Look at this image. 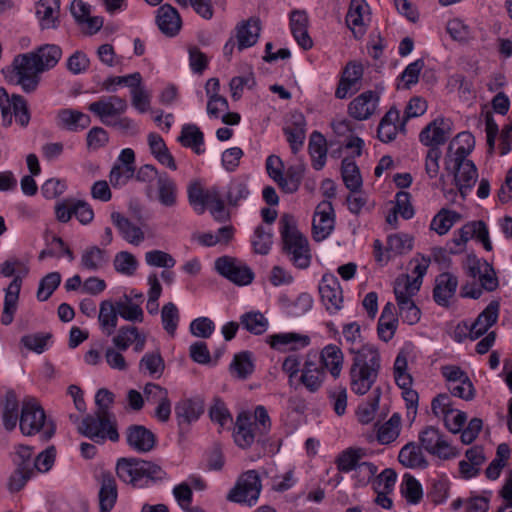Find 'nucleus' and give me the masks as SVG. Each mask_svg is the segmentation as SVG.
Wrapping results in <instances>:
<instances>
[{
  "mask_svg": "<svg viewBox=\"0 0 512 512\" xmlns=\"http://www.w3.org/2000/svg\"><path fill=\"white\" fill-rule=\"evenodd\" d=\"M365 456L366 452L362 448H347L336 458L337 469L343 473L355 471Z\"/></svg>",
  "mask_w": 512,
  "mask_h": 512,
  "instance_id": "nucleus-44",
  "label": "nucleus"
},
{
  "mask_svg": "<svg viewBox=\"0 0 512 512\" xmlns=\"http://www.w3.org/2000/svg\"><path fill=\"white\" fill-rule=\"evenodd\" d=\"M268 343L281 352L295 351L309 345L310 339L298 333H279L269 336Z\"/></svg>",
  "mask_w": 512,
  "mask_h": 512,
  "instance_id": "nucleus-25",
  "label": "nucleus"
},
{
  "mask_svg": "<svg viewBox=\"0 0 512 512\" xmlns=\"http://www.w3.org/2000/svg\"><path fill=\"white\" fill-rule=\"evenodd\" d=\"M458 286L457 277L445 272L436 277L433 297L438 305L447 307Z\"/></svg>",
  "mask_w": 512,
  "mask_h": 512,
  "instance_id": "nucleus-24",
  "label": "nucleus"
},
{
  "mask_svg": "<svg viewBox=\"0 0 512 512\" xmlns=\"http://www.w3.org/2000/svg\"><path fill=\"white\" fill-rule=\"evenodd\" d=\"M118 311L115 303L104 300L100 303L98 321L104 334L110 336L114 333L118 324Z\"/></svg>",
  "mask_w": 512,
  "mask_h": 512,
  "instance_id": "nucleus-43",
  "label": "nucleus"
},
{
  "mask_svg": "<svg viewBox=\"0 0 512 512\" xmlns=\"http://www.w3.org/2000/svg\"><path fill=\"white\" fill-rule=\"evenodd\" d=\"M146 401L156 405L154 416L160 422H167L171 415V400L165 387L156 383H147L143 390Z\"/></svg>",
  "mask_w": 512,
  "mask_h": 512,
  "instance_id": "nucleus-13",
  "label": "nucleus"
},
{
  "mask_svg": "<svg viewBox=\"0 0 512 512\" xmlns=\"http://www.w3.org/2000/svg\"><path fill=\"white\" fill-rule=\"evenodd\" d=\"M0 112L2 123L6 127L12 124L13 117L21 127L29 124L30 113L26 100L16 94L9 96L4 88H0Z\"/></svg>",
  "mask_w": 512,
  "mask_h": 512,
  "instance_id": "nucleus-7",
  "label": "nucleus"
},
{
  "mask_svg": "<svg viewBox=\"0 0 512 512\" xmlns=\"http://www.w3.org/2000/svg\"><path fill=\"white\" fill-rule=\"evenodd\" d=\"M128 109L126 99L119 96H103L89 104L88 110L94 113L105 125H112L115 118Z\"/></svg>",
  "mask_w": 512,
  "mask_h": 512,
  "instance_id": "nucleus-10",
  "label": "nucleus"
},
{
  "mask_svg": "<svg viewBox=\"0 0 512 512\" xmlns=\"http://www.w3.org/2000/svg\"><path fill=\"white\" fill-rule=\"evenodd\" d=\"M333 229L334 210L332 204L329 201H322L317 205L313 217L312 233L314 240L319 242L326 239Z\"/></svg>",
  "mask_w": 512,
  "mask_h": 512,
  "instance_id": "nucleus-17",
  "label": "nucleus"
},
{
  "mask_svg": "<svg viewBox=\"0 0 512 512\" xmlns=\"http://www.w3.org/2000/svg\"><path fill=\"white\" fill-rule=\"evenodd\" d=\"M460 237V241L467 243L469 239L475 238L487 251L492 250V244L489 239V232L487 225L483 221H473L465 224L460 228L457 233Z\"/></svg>",
  "mask_w": 512,
  "mask_h": 512,
  "instance_id": "nucleus-30",
  "label": "nucleus"
},
{
  "mask_svg": "<svg viewBox=\"0 0 512 512\" xmlns=\"http://www.w3.org/2000/svg\"><path fill=\"white\" fill-rule=\"evenodd\" d=\"M32 475L33 468L31 465L27 463L17 464V469L14 471V473L10 476L9 479V490L11 492H17L21 490Z\"/></svg>",
  "mask_w": 512,
  "mask_h": 512,
  "instance_id": "nucleus-59",
  "label": "nucleus"
},
{
  "mask_svg": "<svg viewBox=\"0 0 512 512\" xmlns=\"http://www.w3.org/2000/svg\"><path fill=\"white\" fill-rule=\"evenodd\" d=\"M420 442L425 450L431 455L441 459H451L457 455V451L445 439L441 432L435 427H427L419 435Z\"/></svg>",
  "mask_w": 512,
  "mask_h": 512,
  "instance_id": "nucleus-12",
  "label": "nucleus"
},
{
  "mask_svg": "<svg viewBox=\"0 0 512 512\" xmlns=\"http://www.w3.org/2000/svg\"><path fill=\"white\" fill-rule=\"evenodd\" d=\"M510 448L506 443L500 444L497 447L496 457L489 464L485 470L486 477L490 480H496L502 469L506 466L508 459L510 458Z\"/></svg>",
  "mask_w": 512,
  "mask_h": 512,
  "instance_id": "nucleus-53",
  "label": "nucleus"
},
{
  "mask_svg": "<svg viewBox=\"0 0 512 512\" xmlns=\"http://www.w3.org/2000/svg\"><path fill=\"white\" fill-rule=\"evenodd\" d=\"M148 144L151 154L157 159V161L166 166L167 168L175 171L177 169L174 157L169 152L163 138L156 133H150L148 135Z\"/></svg>",
  "mask_w": 512,
  "mask_h": 512,
  "instance_id": "nucleus-40",
  "label": "nucleus"
},
{
  "mask_svg": "<svg viewBox=\"0 0 512 512\" xmlns=\"http://www.w3.org/2000/svg\"><path fill=\"white\" fill-rule=\"evenodd\" d=\"M474 146L475 139L470 132L458 133L448 145L444 163L469 161L467 157Z\"/></svg>",
  "mask_w": 512,
  "mask_h": 512,
  "instance_id": "nucleus-19",
  "label": "nucleus"
},
{
  "mask_svg": "<svg viewBox=\"0 0 512 512\" xmlns=\"http://www.w3.org/2000/svg\"><path fill=\"white\" fill-rule=\"evenodd\" d=\"M401 493L411 504L419 503L423 496L421 484L409 474L403 476Z\"/></svg>",
  "mask_w": 512,
  "mask_h": 512,
  "instance_id": "nucleus-57",
  "label": "nucleus"
},
{
  "mask_svg": "<svg viewBox=\"0 0 512 512\" xmlns=\"http://www.w3.org/2000/svg\"><path fill=\"white\" fill-rule=\"evenodd\" d=\"M118 492L114 477L109 473H102L99 490L100 512H109L114 507Z\"/></svg>",
  "mask_w": 512,
  "mask_h": 512,
  "instance_id": "nucleus-35",
  "label": "nucleus"
},
{
  "mask_svg": "<svg viewBox=\"0 0 512 512\" xmlns=\"http://www.w3.org/2000/svg\"><path fill=\"white\" fill-rule=\"evenodd\" d=\"M140 370H145L149 375L160 376L165 368L163 358L159 352L147 353L140 361Z\"/></svg>",
  "mask_w": 512,
  "mask_h": 512,
  "instance_id": "nucleus-64",
  "label": "nucleus"
},
{
  "mask_svg": "<svg viewBox=\"0 0 512 512\" xmlns=\"http://www.w3.org/2000/svg\"><path fill=\"white\" fill-rule=\"evenodd\" d=\"M326 379V372L317 363L316 354L308 353L301 368L300 383L311 393L320 390Z\"/></svg>",
  "mask_w": 512,
  "mask_h": 512,
  "instance_id": "nucleus-15",
  "label": "nucleus"
},
{
  "mask_svg": "<svg viewBox=\"0 0 512 512\" xmlns=\"http://www.w3.org/2000/svg\"><path fill=\"white\" fill-rule=\"evenodd\" d=\"M19 427L26 436H33L44 430L46 438L55 431L53 423L46 422L44 409L35 398H25L22 402Z\"/></svg>",
  "mask_w": 512,
  "mask_h": 512,
  "instance_id": "nucleus-6",
  "label": "nucleus"
},
{
  "mask_svg": "<svg viewBox=\"0 0 512 512\" xmlns=\"http://www.w3.org/2000/svg\"><path fill=\"white\" fill-rule=\"evenodd\" d=\"M118 314L121 318L130 322H142L144 319V312L139 303L132 301L128 295H124L115 302Z\"/></svg>",
  "mask_w": 512,
  "mask_h": 512,
  "instance_id": "nucleus-46",
  "label": "nucleus"
},
{
  "mask_svg": "<svg viewBox=\"0 0 512 512\" xmlns=\"http://www.w3.org/2000/svg\"><path fill=\"white\" fill-rule=\"evenodd\" d=\"M139 330L135 326L126 325L119 328L113 337L112 343L120 351H126L135 340Z\"/></svg>",
  "mask_w": 512,
  "mask_h": 512,
  "instance_id": "nucleus-62",
  "label": "nucleus"
},
{
  "mask_svg": "<svg viewBox=\"0 0 512 512\" xmlns=\"http://www.w3.org/2000/svg\"><path fill=\"white\" fill-rule=\"evenodd\" d=\"M260 491L259 474L255 470H249L239 477L235 487L229 492L228 499L233 502L253 505L259 498Z\"/></svg>",
  "mask_w": 512,
  "mask_h": 512,
  "instance_id": "nucleus-8",
  "label": "nucleus"
},
{
  "mask_svg": "<svg viewBox=\"0 0 512 512\" xmlns=\"http://www.w3.org/2000/svg\"><path fill=\"white\" fill-rule=\"evenodd\" d=\"M241 325L250 333L261 335L268 328L267 318L260 312H248L240 317Z\"/></svg>",
  "mask_w": 512,
  "mask_h": 512,
  "instance_id": "nucleus-54",
  "label": "nucleus"
},
{
  "mask_svg": "<svg viewBox=\"0 0 512 512\" xmlns=\"http://www.w3.org/2000/svg\"><path fill=\"white\" fill-rule=\"evenodd\" d=\"M444 164L445 170L453 174L455 186L464 198L471 191L478 178L475 164L471 160Z\"/></svg>",
  "mask_w": 512,
  "mask_h": 512,
  "instance_id": "nucleus-11",
  "label": "nucleus"
},
{
  "mask_svg": "<svg viewBox=\"0 0 512 512\" xmlns=\"http://www.w3.org/2000/svg\"><path fill=\"white\" fill-rule=\"evenodd\" d=\"M78 432L98 444L106 440L117 442L119 433L114 415L89 414L78 424Z\"/></svg>",
  "mask_w": 512,
  "mask_h": 512,
  "instance_id": "nucleus-5",
  "label": "nucleus"
},
{
  "mask_svg": "<svg viewBox=\"0 0 512 512\" xmlns=\"http://www.w3.org/2000/svg\"><path fill=\"white\" fill-rule=\"evenodd\" d=\"M413 248V238L408 234L397 233L390 235L387 239L386 252L391 257L399 256L410 252Z\"/></svg>",
  "mask_w": 512,
  "mask_h": 512,
  "instance_id": "nucleus-52",
  "label": "nucleus"
},
{
  "mask_svg": "<svg viewBox=\"0 0 512 512\" xmlns=\"http://www.w3.org/2000/svg\"><path fill=\"white\" fill-rule=\"evenodd\" d=\"M367 11L368 5L365 0H351L346 23L356 37L362 36L365 32L364 16Z\"/></svg>",
  "mask_w": 512,
  "mask_h": 512,
  "instance_id": "nucleus-33",
  "label": "nucleus"
},
{
  "mask_svg": "<svg viewBox=\"0 0 512 512\" xmlns=\"http://www.w3.org/2000/svg\"><path fill=\"white\" fill-rule=\"evenodd\" d=\"M399 119L400 114L396 108L392 107L386 112L384 117L381 119L377 130L378 138L382 142H391L396 138L398 131L403 132L400 129V125H397Z\"/></svg>",
  "mask_w": 512,
  "mask_h": 512,
  "instance_id": "nucleus-37",
  "label": "nucleus"
},
{
  "mask_svg": "<svg viewBox=\"0 0 512 512\" xmlns=\"http://www.w3.org/2000/svg\"><path fill=\"white\" fill-rule=\"evenodd\" d=\"M62 57V50L55 44H45L33 52L17 55L12 63L17 83L25 92L34 91L39 84V74L54 68Z\"/></svg>",
  "mask_w": 512,
  "mask_h": 512,
  "instance_id": "nucleus-1",
  "label": "nucleus"
},
{
  "mask_svg": "<svg viewBox=\"0 0 512 512\" xmlns=\"http://www.w3.org/2000/svg\"><path fill=\"white\" fill-rule=\"evenodd\" d=\"M157 25L162 33L176 35L182 25L178 11L169 4L162 5L157 11Z\"/></svg>",
  "mask_w": 512,
  "mask_h": 512,
  "instance_id": "nucleus-27",
  "label": "nucleus"
},
{
  "mask_svg": "<svg viewBox=\"0 0 512 512\" xmlns=\"http://www.w3.org/2000/svg\"><path fill=\"white\" fill-rule=\"evenodd\" d=\"M204 412L203 402L199 399H183L175 405L178 424H190Z\"/></svg>",
  "mask_w": 512,
  "mask_h": 512,
  "instance_id": "nucleus-31",
  "label": "nucleus"
},
{
  "mask_svg": "<svg viewBox=\"0 0 512 512\" xmlns=\"http://www.w3.org/2000/svg\"><path fill=\"white\" fill-rule=\"evenodd\" d=\"M110 217L119 234L128 243L138 246L145 240V233L142 229L121 213L112 212Z\"/></svg>",
  "mask_w": 512,
  "mask_h": 512,
  "instance_id": "nucleus-23",
  "label": "nucleus"
},
{
  "mask_svg": "<svg viewBox=\"0 0 512 512\" xmlns=\"http://www.w3.org/2000/svg\"><path fill=\"white\" fill-rule=\"evenodd\" d=\"M353 354L352 364L349 368V384L351 391L358 395H365L376 382L381 368V356L376 346L362 345L355 349L349 347Z\"/></svg>",
  "mask_w": 512,
  "mask_h": 512,
  "instance_id": "nucleus-2",
  "label": "nucleus"
},
{
  "mask_svg": "<svg viewBox=\"0 0 512 512\" xmlns=\"http://www.w3.org/2000/svg\"><path fill=\"white\" fill-rule=\"evenodd\" d=\"M60 0H40L36 14L44 29L55 28L58 23Z\"/></svg>",
  "mask_w": 512,
  "mask_h": 512,
  "instance_id": "nucleus-42",
  "label": "nucleus"
},
{
  "mask_svg": "<svg viewBox=\"0 0 512 512\" xmlns=\"http://www.w3.org/2000/svg\"><path fill=\"white\" fill-rule=\"evenodd\" d=\"M283 249L290 261L298 268L310 265L311 254L307 238L298 230L295 218L284 214L279 220Z\"/></svg>",
  "mask_w": 512,
  "mask_h": 512,
  "instance_id": "nucleus-3",
  "label": "nucleus"
},
{
  "mask_svg": "<svg viewBox=\"0 0 512 512\" xmlns=\"http://www.w3.org/2000/svg\"><path fill=\"white\" fill-rule=\"evenodd\" d=\"M251 355L248 352H241L235 355L230 364L231 373L239 379H246L253 372Z\"/></svg>",
  "mask_w": 512,
  "mask_h": 512,
  "instance_id": "nucleus-58",
  "label": "nucleus"
},
{
  "mask_svg": "<svg viewBox=\"0 0 512 512\" xmlns=\"http://www.w3.org/2000/svg\"><path fill=\"white\" fill-rule=\"evenodd\" d=\"M401 428V417L398 413H394L388 421L378 427L377 440L382 445H387L395 441Z\"/></svg>",
  "mask_w": 512,
  "mask_h": 512,
  "instance_id": "nucleus-49",
  "label": "nucleus"
},
{
  "mask_svg": "<svg viewBox=\"0 0 512 512\" xmlns=\"http://www.w3.org/2000/svg\"><path fill=\"white\" fill-rule=\"evenodd\" d=\"M22 280L19 276L15 277L6 289L4 307L1 315V323L9 325L12 323L15 311L17 309V302L21 289Z\"/></svg>",
  "mask_w": 512,
  "mask_h": 512,
  "instance_id": "nucleus-34",
  "label": "nucleus"
},
{
  "mask_svg": "<svg viewBox=\"0 0 512 512\" xmlns=\"http://www.w3.org/2000/svg\"><path fill=\"white\" fill-rule=\"evenodd\" d=\"M460 219V215L451 210L441 209L432 219L430 228L438 235H445Z\"/></svg>",
  "mask_w": 512,
  "mask_h": 512,
  "instance_id": "nucleus-50",
  "label": "nucleus"
},
{
  "mask_svg": "<svg viewBox=\"0 0 512 512\" xmlns=\"http://www.w3.org/2000/svg\"><path fill=\"white\" fill-rule=\"evenodd\" d=\"M178 141L185 147H189L197 154L204 152L202 145L204 143V135L201 130L193 124L185 125L182 128Z\"/></svg>",
  "mask_w": 512,
  "mask_h": 512,
  "instance_id": "nucleus-48",
  "label": "nucleus"
},
{
  "mask_svg": "<svg viewBox=\"0 0 512 512\" xmlns=\"http://www.w3.org/2000/svg\"><path fill=\"white\" fill-rule=\"evenodd\" d=\"M158 200L165 207H173L177 203V186L166 173H161L157 181Z\"/></svg>",
  "mask_w": 512,
  "mask_h": 512,
  "instance_id": "nucleus-45",
  "label": "nucleus"
},
{
  "mask_svg": "<svg viewBox=\"0 0 512 512\" xmlns=\"http://www.w3.org/2000/svg\"><path fill=\"white\" fill-rule=\"evenodd\" d=\"M380 95L376 91H365L354 98L348 105V114L355 120L371 118L378 108Z\"/></svg>",
  "mask_w": 512,
  "mask_h": 512,
  "instance_id": "nucleus-16",
  "label": "nucleus"
},
{
  "mask_svg": "<svg viewBox=\"0 0 512 512\" xmlns=\"http://www.w3.org/2000/svg\"><path fill=\"white\" fill-rule=\"evenodd\" d=\"M161 319L167 333L174 336L179 322V311L174 303L169 302L163 306Z\"/></svg>",
  "mask_w": 512,
  "mask_h": 512,
  "instance_id": "nucleus-63",
  "label": "nucleus"
},
{
  "mask_svg": "<svg viewBox=\"0 0 512 512\" xmlns=\"http://www.w3.org/2000/svg\"><path fill=\"white\" fill-rule=\"evenodd\" d=\"M58 126L69 131H79L87 128L91 119L89 115L74 109H62L57 114Z\"/></svg>",
  "mask_w": 512,
  "mask_h": 512,
  "instance_id": "nucleus-32",
  "label": "nucleus"
},
{
  "mask_svg": "<svg viewBox=\"0 0 512 512\" xmlns=\"http://www.w3.org/2000/svg\"><path fill=\"white\" fill-rule=\"evenodd\" d=\"M142 82L140 73L135 72L126 76H113L103 82V89L108 92H115L116 86L126 85L130 88L139 86Z\"/></svg>",
  "mask_w": 512,
  "mask_h": 512,
  "instance_id": "nucleus-60",
  "label": "nucleus"
},
{
  "mask_svg": "<svg viewBox=\"0 0 512 512\" xmlns=\"http://www.w3.org/2000/svg\"><path fill=\"white\" fill-rule=\"evenodd\" d=\"M347 388L335 385L327 390V397L336 415L342 416L347 408Z\"/></svg>",
  "mask_w": 512,
  "mask_h": 512,
  "instance_id": "nucleus-56",
  "label": "nucleus"
},
{
  "mask_svg": "<svg viewBox=\"0 0 512 512\" xmlns=\"http://www.w3.org/2000/svg\"><path fill=\"white\" fill-rule=\"evenodd\" d=\"M291 32L304 50H309L313 46L312 39L308 34V16L304 11H293L290 16Z\"/></svg>",
  "mask_w": 512,
  "mask_h": 512,
  "instance_id": "nucleus-29",
  "label": "nucleus"
},
{
  "mask_svg": "<svg viewBox=\"0 0 512 512\" xmlns=\"http://www.w3.org/2000/svg\"><path fill=\"white\" fill-rule=\"evenodd\" d=\"M319 293L326 309L335 312L341 309L343 302L342 289L336 276L325 274L319 284Z\"/></svg>",
  "mask_w": 512,
  "mask_h": 512,
  "instance_id": "nucleus-18",
  "label": "nucleus"
},
{
  "mask_svg": "<svg viewBox=\"0 0 512 512\" xmlns=\"http://www.w3.org/2000/svg\"><path fill=\"white\" fill-rule=\"evenodd\" d=\"M419 280H413L408 274L400 275L394 285L396 302L411 300L420 290Z\"/></svg>",
  "mask_w": 512,
  "mask_h": 512,
  "instance_id": "nucleus-47",
  "label": "nucleus"
},
{
  "mask_svg": "<svg viewBox=\"0 0 512 512\" xmlns=\"http://www.w3.org/2000/svg\"><path fill=\"white\" fill-rule=\"evenodd\" d=\"M308 150L313 168L315 170H321L326 163L327 142L325 137L320 132L314 131L311 133Z\"/></svg>",
  "mask_w": 512,
  "mask_h": 512,
  "instance_id": "nucleus-38",
  "label": "nucleus"
},
{
  "mask_svg": "<svg viewBox=\"0 0 512 512\" xmlns=\"http://www.w3.org/2000/svg\"><path fill=\"white\" fill-rule=\"evenodd\" d=\"M108 262L106 251L96 245L86 247L81 254L80 267L95 272L102 269Z\"/></svg>",
  "mask_w": 512,
  "mask_h": 512,
  "instance_id": "nucleus-39",
  "label": "nucleus"
},
{
  "mask_svg": "<svg viewBox=\"0 0 512 512\" xmlns=\"http://www.w3.org/2000/svg\"><path fill=\"white\" fill-rule=\"evenodd\" d=\"M398 460L404 467L411 469H423L428 465L421 448L413 442L401 448Z\"/></svg>",
  "mask_w": 512,
  "mask_h": 512,
  "instance_id": "nucleus-41",
  "label": "nucleus"
},
{
  "mask_svg": "<svg viewBox=\"0 0 512 512\" xmlns=\"http://www.w3.org/2000/svg\"><path fill=\"white\" fill-rule=\"evenodd\" d=\"M498 313L499 303L497 301H492L478 315V317L475 319V321L471 324L469 328L466 325H458L456 328V333L458 331L465 333L468 330L469 338L471 340H476L482 335H484L488 331V329L496 323L498 319Z\"/></svg>",
  "mask_w": 512,
  "mask_h": 512,
  "instance_id": "nucleus-14",
  "label": "nucleus"
},
{
  "mask_svg": "<svg viewBox=\"0 0 512 512\" xmlns=\"http://www.w3.org/2000/svg\"><path fill=\"white\" fill-rule=\"evenodd\" d=\"M118 477L133 487L142 488L164 480L167 473L153 462L141 459H125L118 461L116 466Z\"/></svg>",
  "mask_w": 512,
  "mask_h": 512,
  "instance_id": "nucleus-4",
  "label": "nucleus"
},
{
  "mask_svg": "<svg viewBox=\"0 0 512 512\" xmlns=\"http://www.w3.org/2000/svg\"><path fill=\"white\" fill-rule=\"evenodd\" d=\"M342 178L346 187L356 192L362 186V178L355 162L344 159L342 161Z\"/></svg>",
  "mask_w": 512,
  "mask_h": 512,
  "instance_id": "nucleus-55",
  "label": "nucleus"
},
{
  "mask_svg": "<svg viewBox=\"0 0 512 512\" xmlns=\"http://www.w3.org/2000/svg\"><path fill=\"white\" fill-rule=\"evenodd\" d=\"M304 165L290 166L283 174L282 180L279 183V187L285 193L296 192L301 184L304 175Z\"/></svg>",
  "mask_w": 512,
  "mask_h": 512,
  "instance_id": "nucleus-51",
  "label": "nucleus"
},
{
  "mask_svg": "<svg viewBox=\"0 0 512 512\" xmlns=\"http://www.w3.org/2000/svg\"><path fill=\"white\" fill-rule=\"evenodd\" d=\"M234 438L241 448L250 447L255 440L254 425L248 413L242 412L237 416Z\"/></svg>",
  "mask_w": 512,
  "mask_h": 512,
  "instance_id": "nucleus-36",
  "label": "nucleus"
},
{
  "mask_svg": "<svg viewBox=\"0 0 512 512\" xmlns=\"http://www.w3.org/2000/svg\"><path fill=\"white\" fill-rule=\"evenodd\" d=\"M397 327L398 318L395 313V306L388 302L383 307L378 320L377 333L379 338L384 342L390 341L394 337Z\"/></svg>",
  "mask_w": 512,
  "mask_h": 512,
  "instance_id": "nucleus-28",
  "label": "nucleus"
},
{
  "mask_svg": "<svg viewBox=\"0 0 512 512\" xmlns=\"http://www.w3.org/2000/svg\"><path fill=\"white\" fill-rule=\"evenodd\" d=\"M252 245L256 253L262 255L267 254L270 251L272 245L271 229L258 226L254 232Z\"/></svg>",
  "mask_w": 512,
  "mask_h": 512,
  "instance_id": "nucleus-61",
  "label": "nucleus"
},
{
  "mask_svg": "<svg viewBox=\"0 0 512 512\" xmlns=\"http://www.w3.org/2000/svg\"><path fill=\"white\" fill-rule=\"evenodd\" d=\"M260 21L257 18H250L237 25L236 40L237 48L242 51L256 44L260 35Z\"/></svg>",
  "mask_w": 512,
  "mask_h": 512,
  "instance_id": "nucleus-26",
  "label": "nucleus"
},
{
  "mask_svg": "<svg viewBox=\"0 0 512 512\" xmlns=\"http://www.w3.org/2000/svg\"><path fill=\"white\" fill-rule=\"evenodd\" d=\"M216 271L236 285L244 286L250 284L254 279L253 271L240 260L222 256L215 261Z\"/></svg>",
  "mask_w": 512,
  "mask_h": 512,
  "instance_id": "nucleus-9",
  "label": "nucleus"
},
{
  "mask_svg": "<svg viewBox=\"0 0 512 512\" xmlns=\"http://www.w3.org/2000/svg\"><path fill=\"white\" fill-rule=\"evenodd\" d=\"M320 367L329 373L334 379H338L344 365V354L341 348L335 344L324 346L319 354Z\"/></svg>",
  "mask_w": 512,
  "mask_h": 512,
  "instance_id": "nucleus-21",
  "label": "nucleus"
},
{
  "mask_svg": "<svg viewBox=\"0 0 512 512\" xmlns=\"http://www.w3.org/2000/svg\"><path fill=\"white\" fill-rule=\"evenodd\" d=\"M450 135V127L443 118L430 122L419 134L420 142L429 148L444 144Z\"/></svg>",
  "mask_w": 512,
  "mask_h": 512,
  "instance_id": "nucleus-20",
  "label": "nucleus"
},
{
  "mask_svg": "<svg viewBox=\"0 0 512 512\" xmlns=\"http://www.w3.org/2000/svg\"><path fill=\"white\" fill-rule=\"evenodd\" d=\"M128 445L137 452L151 451L156 443L155 435L142 425H132L126 432Z\"/></svg>",
  "mask_w": 512,
  "mask_h": 512,
  "instance_id": "nucleus-22",
  "label": "nucleus"
}]
</instances>
